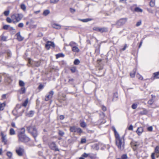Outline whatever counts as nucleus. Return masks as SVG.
I'll return each mask as SVG.
<instances>
[{
    "label": "nucleus",
    "mask_w": 159,
    "mask_h": 159,
    "mask_svg": "<svg viewBox=\"0 0 159 159\" xmlns=\"http://www.w3.org/2000/svg\"><path fill=\"white\" fill-rule=\"evenodd\" d=\"M25 132V129L24 128H22L21 129V131L19 133V134H21L22 135H24V133Z\"/></svg>",
    "instance_id": "nucleus-28"
},
{
    "label": "nucleus",
    "mask_w": 159,
    "mask_h": 159,
    "mask_svg": "<svg viewBox=\"0 0 159 159\" xmlns=\"http://www.w3.org/2000/svg\"><path fill=\"white\" fill-rule=\"evenodd\" d=\"M55 46V45L54 42L50 41H47L45 45V47L48 49H49L51 47L54 48Z\"/></svg>",
    "instance_id": "nucleus-10"
},
{
    "label": "nucleus",
    "mask_w": 159,
    "mask_h": 159,
    "mask_svg": "<svg viewBox=\"0 0 159 159\" xmlns=\"http://www.w3.org/2000/svg\"><path fill=\"white\" fill-rule=\"evenodd\" d=\"M118 98V95H117V93H115L114 94V98H113V101L114 99H115V98Z\"/></svg>",
    "instance_id": "nucleus-57"
},
{
    "label": "nucleus",
    "mask_w": 159,
    "mask_h": 159,
    "mask_svg": "<svg viewBox=\"0 0 159 159\" xmlns=\"http://www.w3.org/2000/svg\"><path fill=\"white\" fill-rule=\"evenodd\" d=\"M1 134L2 136V142L4 143V144H6L7 142L6 135H4L2 132L1 133Z\"/></svg>",
    "instance_id": "nucleus-12"
},
{
    "label": "nucleus",
    "mask_w": 159,
    "mask_h": 159,
    "mask_svg": "<svg viewBox=\"0 0 159 159\" xmlns=\"http://www.w3.org/2000/svg\"><path fill=\"white\" fill-rule=\"evenodd\" d=\"M80 63V61L78 59H75L74 61V64L75 65H77L79 64Z\"/></svg>",
    "instance_id": "nucleus-41"
},
{
    "label": "nucleus",
    "mask_w": 159,
    "mask_h": 159,
    "mask_svg": "<svg viewBox=\"0 0 159 159\" xmlns=\"http://www.w3.org/2000/svg\"><path fill=\"white\" fill-rule=\"evenodd\" d=\"M58 134L60 136H63L64 134V132L61 130H59L58 132Z\"/></svg>",
    "instance_id": "nucleus-43"
},
{
    "label": "nucleus",
    "mask_w": 159,
    "mask_h": 159,
    "mask_svg": "<svg viewBox=\"0 0 159 159\" xmlns=\"http://www.w3.org/2000/svg\"><path fill=\"white\" fill-rule=\"evenodd\" d=\"M80 126L82 128H85L87 126L86 123L84 121L81 122L80 123Z\"/></svg>",
    "instance_id": "nucleus-24"
},
{
    "label": "nucleus",
    "mask_w": 159,
    "mask_h": 159,
    "mask_svg": "<svg viewBox=\"0 0 159 159\" xmlns=\"http://www.w3.org/2000/svg\"><path fill=\"white\" fill-rule=\"evenodd\" d=\"M147 111L146 110H144L142 111H141L140 112V114H141L142 115H145L147 114Z\"/></svg>",
    "instance_id": "nucleus-35"
},
{
    "label": "nucleus",
    "mask_w": 159,
    "mask_h": 159,
    "mask_svg": "<svg viewBox=\"0 0 159 159\" xmlns=\"http://www.w3.org/2000/svg\"><path fill=\"white\" fill-rule=\"evenodd\" d=\"M147 10L150 13H153V10L147 8Z\"/></svg>",
    "instance_id": "nucleus-55"
},
{
    "label": "nucleus",
    "mask_w": 159,
    "mask_h": 159,
    "mask_svg": "<svg viewBox=\"0 0 159 159\" xmlns=\"http://www.w3.org/2000/svg\"><path fill=\"white\" fill-rule=\"evenodd\" d=\"M6 104L5 102L2 103H0V111L3 110Z\"/></svg>",
    "instance_id": "nucleus-19"
},
{
    "label": "nucleus",
    "mask_w": 159,
    "mask_h": 159,
    "mask_svg": "<svg viewBox=\"0 0 159 159\" xmlns=\"http://www.w3.org/2000/svg\"><path fill=\"white\" fill-rule=\"evenodd\" d=\"M59 0H50V3L52 4H56L57 3Z\"/></svg>",
    "instance_id": "nucleus-38"
},
{
    "label": "nucleus",
    "mask_w": 159,
    "mask_h": 159,
    "mask_svg": "<svg viewBox=\"0 0 159 159\" xmlns=\"http://www.w3.org/2000/svg\"><path fill=\"white\" fill-rule=\"evenodd\" d=\"M19 141L23 142H27L30 140V139L27 137L25 134L21 135L18 134Z\"/></svg>",
    "instance_id": "nucleus-5"
},
{
    "label": "nucleus",
    "mask_w": 159,
    "mask_h": 159,
    "mask_svg": "<svg viewBox=\"0 0 159 159\" xmlns=\"http://www.w3.org/2000/svg\"><path fill=\"white\" fill-rule=\"evenodd\" d=\"M80 20L83 22H87L89 21L92 20V19L90 18H87L84 19H80Z\"/></svg>",
    "instance_id": "nucleus-23"
},
{
    "label": "nucleus",
    "mask_w": 159,
    "mask_h": 159,
    "mask_svg": "<svg viewBox=\"0 0 159 159\" xmlns=\"http://www.w3.org/2000/svg\"><path fill=\"white\" fill-rule=\"evenodd\" d=\"M127 20L126 18L121 19L116 22V24L118 26L123 25L126 22Z\"/></svg>",
    "instance_id": "nucleus-8"
},
{
    "label": "nucleus",
    "mask_w": 159,
    "mask_h": 159,
    "mask_svg": "<svg viewBox=\"0 0 159 159\" xmlns=\"http://www.w3.org/2000/svg\"><path fill=\"white\" fill-rule=\"evenodd\" d=\"M70 11L72 13H74L75 11V9L72 8H70Z\"/></svg>",
    "instance_id": "nucleus-58"
},
{
    "label": "nucleus",
    "mask_w": 159,
    "mask_h": 159,
    "mask_svg": "<svg viewBox=\"0 0 159 159\" xmlns=\"http://www.w3.org/2000/svg\"><path fill=\"white\" fill-rule=\"evenodd\" d=\"M5 52L7 54L8 57H11V53L10 50H7Z\"/></svg>",
    "instance_id": "nucleus-20"
},
{
    "label": "nucleus",
    "mask_w": 159,
    "mask_h": 159,
    "mask_svg": "<svg viewBox=\"0 0 159 159\" xmlns=\"http://www.w3.org/2000/svg\"><path fill=\"white\" fill-rule=\"evenodd\" d=\"M153 102V99H151L148 101V103L150 105H151L152 104Z\"/></svg>",
    "instance_id": "nucleus-44"
},
{
    "label": "nucleus",
    "mask_w": 159,
    "mask_h": 159,
    "mask_svg": "<svg viewBox=\"0 0 159 159\" xmlns=\"http://www.w3.org/2000/svg\"><path fill=\"white\" fill-rule=\"evenodd\" d=\"M16 154L20 157L22 156L24 153V149L23 147L18 146L16 148Z\"/></svg>",
    "instance_id": "nucleus-4"
},
{
    "label": "nucleus",
    "mask_w": 159,
    "mask_h": 159,
    "mask_svg": "<svg viewBox=\"0 0 159 159\" xmlns=\"http://www.w3.org/2000/svg\"><path fill=\"white\" fill-rule=\"evenodd\" d=\"M43 87V85L42 84H40L39 85L38 88L39 89H42Z\"/></svg>",
    "instance_id": "nucleus-63"
},
{
    "label": "nucleus",
    "mask_w": 159,
    "mask_h": 159,
    "mask_svg": "<svg viewBox=\"0 0 159 159\" xmlns=\"http://www.w3.org/2000/svg\"><path fill=\"white\" fill-rule=\"evenodd\" d=\"M137 104L134 103V104H133L132 105V108L133 109H135L137 108Z\"/></svg>",
    "instance_id": "nucleus-49"
},
{
    "label": "nucleus",
    "mask_w": 159,
    "mask_h": 159,
    "mask_svg": "<svg viewBox=\"0 0 159 159\" xmlns=\"http://www.w3.org/2000/svg\"><path fill=\"white\" fill-rule=\"evenodd\" d=\"M139 145V143L138 142H135L133 147V148L134 151L136 150Z\"/></svg>",
    "instance_id": "nucleus-14"
},
{
    "label": "nucleus",
    "mask_w": 159,
    "mask_h": 159,
    "mask_svg": "<svg viewBox=\"0 0 159 159\" xmlns=\"http://www.w3.org/2000/svg\"><path fill=\"white\" fill-rule=\"evenodd\" d=\"M10 135H14L15 134V130L11 128L10 129Z\"/></svg>",
    "instance_id": "nucleus-33"
},
{
    "label": "nucleus",
    "mask_w": 159,
    "mask_h": 159,
    "mask_svg": "<svg viewBox=\"0 0 159 159\" xmlns=\"http://www.w3.org/2000/svg\"><path fill=\"white\" fill-rule=\"evenodd\" d=\"M89 154L86 153H84L82 155V157H87Z\"/></svg>",
    "instance_id": "nucleus-51"
},
{
    "label": "nucleus",
    "mask_w": 159,
    "mask_h": 159,
    "mask_svg": "<svg viewBox=\"0 0 159 159\" xmlns=\"http://www.w3.org/2000/svg\"><path fill=\"white\" fill-rule=\"evenodd\" d=\"M7 155L9 158H10L11 157L12 154L11 152H7Z\"/></svg>",
    "instance_id": "nucleus-42"
},
{
    "label": "nucleus",
    "mask_w": 159,
    "mask_h": 159,
    "mask_svg": "<svg viewBox=\"0 0 159 159\" xmlns=\"http://www.w3.org/2000/svg\"><path fill=\"white\" fill-rule=\"evenodd\" d=\"M19 85L21 87H24L25 85V83L22 80H20L19 81Z\"/></svg>",
    "instance_id": "nucleus-26"
},
{
    "label": "nucleus",
    "mask_w": 159,
    "mask_h": 159,
    "mask_svg": "<svg viewBox=\"0 0 159 159\" xmlns=\"http://www.w3.org/2000/svg\"><path fill=\"white\" fill-rule=\"evenodd\" d=\"M149 5L151 7H153L155 5L154 1L152 0L150 2Z\"/></svg>",
    "instance_id": "nucleus-40"
},
{
    "label": "nucleus",
    "mask_w": 159,
    "mask_h": 159,
    "mask_svg": "<svg viewBox=\"0 0 159 159\" xmlns=\"http://www.w3.org/2000/svg\"><path fill=\"white\" fill-rule=\"evenodd\" d=\"M16 35L17 36V39L19 41H22L23 39V38L20 35V33H17L16 34Z\"/></svg>",
    "instance_id": "nucleus-16"
},
{
    "label": "nucleus",
    "mask_w": 159,
    "mask_h": 159,
    "mask_svg": "<svg viewBox=\"0 0 159 159\" xmlns=\"http://www.w3.org/2000/svg\"><path fill=\"white\" fill-rule=\"evenodd\" d=\"M77 44L75 42L73 41L71 42L70 44H69V46L71 47L72 48L73 47L75 46V45H76Z\"/></svg>",
    "instance_id": "nucleus-29"
},
{
    "label": "nucleus",
    "mask_w": 159,
    "mask_h": 159,
    "mask_svg": "<svg viewBox=\"0 0 159 159\" xmlns=\"http://www.w3.org/2000/svg\"><path fill=\"white\" fill-rule=\"evenodd\" d=\"M9 27H10L9 25H5L3 26V28L5 30H7L9 29Z\"/></svg>",
    "instance_id": "nucleus-39"
},
{
    "label": "nucleus",
    "mask_w": 159,
    "mask_h": 159,
    "mask_svg": "<svg viewBox=\"0 0 159 159\" xmlns=\"http://www.w3.org/2000/svg\"><path fill=\"white\" fill-rule=\"evenodd\" d=\"M28 99H26L25 102L22 103V105L25 107L26 106L28 103Z\"/></svg>",
    "instance_id": "nucleus-31"
},
{
    "label": "nucleus",
    "mask_w": 159,
    "mask_h": 159,
    "mask_svg": "<svg viewBox=\"0 0 159 159\" xmlns=\"http://www.w3.org/2000/svg\"><path fill=\"white\" fill-rule=\"evenodd\" d=\"M23 16L21 14H13L11 16V18L14 23L19 22L23 18Z\"/></svg>",
    "instance_id": "nucleus-3"
},
{
    "label": "nucleus",
    "mask_w": 159,
    "mask_h": 159,
    "mask_svg": "<svg viewBox=\"0 0 159 159\" xmlns=\"http://www.w3.org/2000/svg\"><path fill=\"white\" fill-rule=\"evenodd\" d=\"M34 111H31L29 112L28 115L30 116H32L34 115Z\"/></svg>",
    "instance_id": "nucleus-46"
},
{
    "label": "nucleus",
    "mask_w": 159,
    "mask_h": 159,
    "mask_svg": "<svg viewBox=\"0 0 159 159\" xmlns=\"http://www.w3.org/2000/svg\"><path fill=\"white\" fill-rule=\"evenodd\" d=\"M72 50L74 52H78L80 51V49L76 46L73 47L72 48Z\"/></svg>",
    "instance_id": "nucleus-18"
},
{
    "label": "nucleus",
    "mask_w": 159,
    "mask_h": 159,
    "mask_svg": "<svg viewBox=\"0 0 159 159\" xmlns=\"http://www.w3.org/2000/svg\"><path fill=\"white\" fill-rule=\"evenodd\" d=\"M77 127L75 126H72L70 127V130L72 132H76Z\"/></svg>",
    "instance_id": "nucleus-17"
},
{
    "label": "nucleus",
    "mask_w": 159,
    "mask_h": 159,
    "mask_svg": "<svg viewBox=\"0 0 159 159\" xmlns=\"http://www.w3.org/2000/svg\"><path fill=\"white\" fill-rule=\"evenodd\" d=\"M9 13H10V11L9 10L6 11L3 13V14L4 15L6 16H8Z\"/></svg>",
    "instance_id": "nucleus-37"
},
{
    "label": "nucleus",
    "mask_w": 159,
    "mask_h": 159,
    "mask_svg": "<svg viewBox=\"0 0 159 159\" xmlns=\"http://www.w3.org/2000/svg\"><path fill=\"white\" fill-rule=\"evenodd\" d=\"M82 132H83V131L80 128H78V127L77 128L76 132H77V133H79L80 134Z\"/></svg>",
    "instance_id": "nucleus-30"
},
{
    "label": "nucleus",
    "mask_w": 159,
    "mask_h": 159,
    "mask_svg": "<svg viewBox=\"0 0 159 159\" xmlns=\"http://www.w3.org/2000/svg\"><path fill=\"white\" fill-rule=\"evenodd\" d=\"M27 129L35 139L38 135L37 131L34 126H30L27 127Z\"/></svg>",
    "instance_id": "nucleus-2"
},
{
    "label": "nucleus",
    "mask_w": 159,
    "mask_h": 159,
    "mask_svg": "<svg viewBox=\"0 0 159 159\" xmlns=\"http://www.w3.org/2000/svg\"><path fill=\"white\" fill-rule=\"evenodd\" d=\"M153 75L155 78L156 79L159 78V71L154 73Z\"/></svg>",
    "instance_id": "nucleus-25"
},
{
    "label": "nucleus",
    "mask_w": 159,
    "mask_h": 159,
    "mask_svg": "<svg viewBox=\"0 0 159 159\" xmlns=\"http://www.w3.org/2000/svg\"><path fill=\"white\" fill-rule=\"evenodd\" d=\"M127 47V45L126 44H125L124 48L120 49L121 51H124L125 50L126 47Z\"/></svg>",
    "instance_id": "nucleus-56"
},
{
    "label": "nucleus",
    "mask_w": 159,
    "mask_h": 159,
    "mask_svg": "<svg viewBox=\"0 0 159 159\" xmlns=\"http://www.w3.org/2000/svg\"><path fill=\"white\" fill-rule=\"evenodd\" d=\"M137 77L138 78V79L141 80H142L143 79V77L140 76L139 74H138L137 75Z\"/></svg>",
    "instance_id": "nucleus-50"
},
{
    "label": "nucleus",
    "mask_w": 159,
    "mask_h": 159,
    "mask_svg": "<svg viewBox=\"0 0 159 159\" xmlns=\"http://www.w3.org/2000/svg\"><path fill=\"white\" fill-rule=\"evenodd\" d=\"M153 128L152 126H150L147 128V130L149 132H151L152 131Z\"/></svg>",
    "instance_id": "nucleus-48"
},
{
    "label": "nucleus",
    "mask_w": 159,
    "mask_h": 159,
    "mask_svg": "<svg viewBox=\"0 0 159 159\" xmlns=\"http://www.w3.org/2000/svg\"><path fill=\"white\" fill-rule=\"evenodd\" d=\"M135 71H134V73H131L130 74V76L132 77V78H133L134 77V76H135Z\"/></svg>",
    "instance_id": "nucleus-59"
},
{
    "label": "nucleus",
    "mask_w": 159,
    "mask_h": 159,
    "mask_svg": "<svg viewBox=\"0 0 159 159\" xmlns=\"http://www.w3.org/2000/svg\"><path fill=\"white\" fill-rule=\"evenodd\" d=\"M126 0H120L119 2H123L125 4H126Z\"/></svg>",
    "instance_id": "nucleus-60"
},
{
    "label": "nucleus",
    "mask_w": 159,
    "mask_h": 159,
    "mask_svg": "<svg viewBox=\"0 0 159 159\" xmlns=\"http://www.w3.org/2000/svg\"><path fill=\"white\" fill-rule=\"evenodd\" d=\"M156 154L157 157H159V146H156L154 149V152L152 153L151 155L152 159H155V155Z\"/></svg>",
    "instance_id": "nucleus-7"
},
{
    "label": "nucleus",
    "mask_w": 159,
    "mask_h": 159,
    "mask_svg": "<svg viewBox=\"0 0 159 159\" xmlns=\"http://www.w3.org/2000/svg\"><path fill=\"white\" fill-rule=\"evenodd\" d=\"M50 11L48 10H46L44 11L43 15L44 16H47L50 13Z\"/></svg>",
    "instance_id": "nucleus-22"
},
{
    "label": "nucleus",
    "mask_w": 159,
    "mask_h": 159,
    "mask_svg": "<svg viewBox=\"0 0 159 159\" xmlns=\"http://www.w3.org/2000/svg\"><path fill=\"white\" fill-rule=\"evenodd\" d=\"M102 110L104 111H106V107L103 106H102Z\"/></svg>",
    "instance_id": "nucleus-64"
},
{
    "label": "nucleus",
    "mask_w": 159,
    "mask_h": 159,
    "mask_svg": "<svg viewBox=\"0 0 159 159\" xmlns=\"http://www.w3.org/2000/svg\"><path fill=\"white\" fill-rule=\"evenodd\" d=\"M127 156L126 154H123L121 157L122 159H126L127 158Z\"/></svg>",
    "instance_id": "nucleus-45"
},
{
    "label": "nucleus",
    "mask_w": 159,
    "mask_h": 159,
    "mask_svg": "<svg viewBox=\"0 0 159 159\" xmlns=\"http://www.w3.org/2000/svg\"><path fill=\"white\" fill-rule=\"evenodd\" d=\"M64 56V55L62 53H59L56 55V57L57 58H58L60 57H63Z\"/></svg>",
    "instance_id": "nucleus-32"
},
{
    "label": "nucleus",
    "mask_w": 159,
    "mask_h": 159,
    "mask_svg": "<svg viewBox=\"0 0 159 159\" xmlns=\"http://www.w3.org/2000/svg\"><path fill=\"white\" fill-rule=\"evenodd\" d=\"M8 23H11L13 21L12 19H11L10 18L8 17L6 19Z\"/></svg>",
    "instance_id": "nucleus-36"
},
{
    "label": "nucleus",
    "mask_w": 159,
    "mask_h": 159,
    "mask_svg": "<svg viewBox=\"0 0 159 159\" xmlns=\"http://www.w3.org/2000/svg\"><path fill=\"white\" fill-rule=\"evenodd\" d=\"M52 26L53 28L59 30L61 28V26L60 25L55 23L52 24Z\"/></svg>",
    "instance_id": "nucleus-15"
},
{
    "label": "nucleus",
    "mask_w": 159,
    "mask_h": 159,
    "mask_svg": "<svg viewBox=\"0 0 159 159\" xmlns=\"http://www.w3.org/2000/svg\"><path fill=\"white\" fill-rule=\"evenodd\" d=\"M18 26L20 28H22L24 26V24L22 23H20L18 25Z\"/></svg>",
    "instance_id": "nucleus-52"
},
{
    "label": "nucleus",
    "mask_w": 159,
    "mask_h": 159,
    "mask_svg": "<svg viewBox=\"0 0 159 159\" xmlns=\"http://www.w3.org/2000/svg\"><path fill=\"white\" fill-rule=\"evenodd\" d=\"M134 11L137 12H142L143 10L138 7H136L134 9Z\"/></svg>",
    "instance_id": "nucleus-27"
},
{
    "label": "nucleus",
    "mask_w": 159,
    "mask_h": 159,
    "mask_svg": "<svg viewBox=\"0 0 159 159\" xmlns=\"http://www.w3.org/2000/svg\"><path fill=\"white\" fill-rule=\"evenodd\" d=\"M116 137V144L118 148L120 150L124 148V136L120 137L115 127H113Z\"/></svg>",
    "instance_id": "nucleus-1"
},
{
    "label": "nucleus",
    "mask_w": 159,
    "mask_h": 159,
    "mask_svg": "<svg viewBox=\"0 0 159 159\" xmlns=\"http://www.w3.org/2000/svg\"><path fill=\"white\" fill-rule=\"evenodd\" d=\"M141 24V20L138 22L136 24V26L138 27Z\"/></svg>",
    "instance_id": "nucleus-54"
},
{
    "label": "nucleus",
    "mask_w": 159,
    "mask_h": 159,
    "mask_svg": "<svg viewBox=\"0 0 159 159\" xmlns=\"http://www.w3.org/2000/svg\"><path fill=\"white\" fill-rule=\"evenodd\" d=\"M6 39H7V38H6V37L4 36H2V38H1L2 40L4 41H6Z\"/></svg>",
    "instance_id": "nucleus-62"
},
{
    "label": "nucleus",
    "mask_w": 159,
    "mask_h": 159,
    "mask_svg": "<svg viewBox=\"0 0 159 159\" xmlns=\"http://www.w3.org/2000/svg\"><path fill=\"white\" fill-rule=\"evenodd\" d=\"M54 94V92L51 91L49 92V94L46 96L45 100L46 101H48L52 97V96Z\"/></svg>",
    "instance_id": "nucleus-11"
},
{
    "label": "nucleus",
    "mask_w": 159,
    "mask_h": 159,
    "mask_svg": "<svg viewBox=\"0 0 159 159\" xmlns=\"http://www.w3.org/2000/svg\"><path fill=\"white\" fill-rule=\"evenodd\" d=\"M143 131V128L142 127H138L136 131V132L138 135L141 134Z\"/></svg>",
    "instance_id": "nucleus-13"
},
{
    "label": "nucleus",
    "mask_w": 159,
    "mask_h": 159,
    "mask_svg": "<svg viewBox=\"0 0 159 159\" xmlns=\"http://www.w3.org/2000/svg\"><path fill=\"white\" fill-rule=\"evenodd\" d=\"M128 129L129 130H133V126L132 125H130L128 128Z\"/></svg>",
    "instance_id": "nucleus-61"
},
{
    "label": "nucleus",
    "mask_w": 159,
    "mask_h": 159,
    "mask_svg": "<svg viewBox=\"0 0 159 159\" xmlns=\"http://www.w3.org/2000/svg\"><path fill=\"white\" fill-rule=\"evenodd\" d=\"M93 29L94 30L99 32L101 33L103 32H106L108 31V28L105 27H103L102 28L98 27H94L93 28Z\"/></svg>",
    "instance_id": "nucleus-6"
},
{
    "label": "nucleus",
    "mask_w": 159,
    "mask_h": 159,
    "mask_svg": "<svg viewBox=\"0 0 159 159\" xmlns=\"http://www.w3.org/2000/svg\"><path fill=\"white\" fill-rule=\"evenodd\" d=\"M21 8L24 11H25L26 9V7L24 4H22L20 5Z\"/></svg>",
    "instance_id": "nucleus-34"
},
{
    "label": "nucleus",
    "mask_w": 159,
    "mask_h": 159,
    "mask_svg": "<svg viewBox=\"0 0 159 159\" xmlns=\"http://www.w3.org/2000/svg\"><path fill=\"white\" fill-rule=\"evenodd\" d=\"M86 142V139H81V143H85Z\"/></svg>",
    "instance_id": "nucleus-53"
},
{
    "label": "nucleus",
    "mask_w": 159,
    "mask_h": 159,
    "mask_svg": "<svg viewBox=\"0 0 159 159\" xmlns=\"http://www.w3.org/2000/svg\"><path fill=\"white\" fill-rule=\"evenodd\" d=\"M70 70L72 72H75L76 70V68L75 67H73L71 68Z\"/></svg>",
    "instance_id": "nucleus-47"
},
{
    "label": "nucleus",
    "mask_w": 159,
    "mask_h": 159,
    "mask_svg": "<svg viewBox=\"0 0 159 159\" xmlns=\"http://www.w3.org/2000/svg\"><path fill=\"white\" fill-rule=\"evenodd\" d=\"M26 91L25 88L24 87H22L19 91L20 94H23L25 93Z\"/></svg>",
    "instance_id": "nucleus-21"
},
{
    "label": "nucleus",
    "mask_w": 159,
    "mask_h": 159,
    "mask_svg": "<svg viewBox=\"0 0 159 159\" xmlns=\"http://www.w3.org/2000/svg\"><path fill=\"white\" fill-rule=\"evenodd\" d=\"M49 146L50 148L55 151H59V149L57 147L56 144L54 142H52L50 143L49 144Z\"/></svg>",
    "instance_id": "nucleus-9"
}]
</instances>
